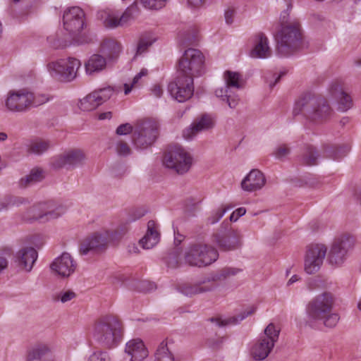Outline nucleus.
Here are the masks:
<instances>
[{"mask_svg":"<svg viewBox=\"0 0 361 361\" xmlns=\"http://www.w3.org/2000/svg\"><path fill=\"white\" fill-rule=\"evenodd\" d=\"M114 90L110 87L95 90L80 102V108L83 111H92L107 101L113 94Z\"/></svg>","mask_w":361,"mask_h":361,"instance_id":"obj_20","label":"nucleus"},{"mask_svg":"<svg viewBox=\"0 0 361 361\" xmlns=\"http://www.w3.org/2000/svg\"><path fill=\"white\" fill-rule=\"evenodd\" d=\"M64 29L74 38L83 29L85 25L84 11L78 6H73L64 11L63 16Z\"/></svg>","mask_w":361,"mask_h":361,"instance_id":"obj_17","label":"nucleus"},{"mask_svg":"<svg viewBox=\"0 0 361 361\" xmlns=\"http://www.w3.org/2000/svg\"><path fill=\"white\" fill-rule=\"evenodd\" d=\"M64 212L63 207L54 201L43 202L29 208L23 216V219L28 222H44L59 217Z\"/></svg>","mask_w":361,"mask_h":361,"instance_id":"obj_11","label":"nucleus"},{"mask_svg":"<svg viewBox=\"0 0 361 361\" xmlns=\"http://www.w3.org/2000/svg\"><path fill=\"white\" fill-rule=\"evenodd\" d=\"M27 200L20 197L7 196L0 200V212L7 210L13 206H20L25 202Z\"/></svg>","mask_w":361,"mask_h":361,"instance_id":"obj_38","label":"nucleus"},{"mask_svg":"<svg viewBox=\"0 0 361 361\" xmlns=\"http://www.w3.org/2000/svg\"><path fill=\"white\" fill-rule=\"evenodd\" d=\"M188 5L192 8H199L202 6L205 0H187Z\"/></svg>","mask_w":361,"mask_h":361,"instance_id":"obj_57","label":"nucleus"},{"mask_svg":"<svg viewBox=\"0 0 361 361\" xmlns=\"http://www.w3.org/2000/svg\"><path fill=\"white\" fill-rule=\"evenodd\" d=\"M204 72V56L196 49H186L178 63V75L168 85V91L178 102L189 99L194 92L193 78Z\"/></svg>","mask_w":361,"mask_h":361,"instance_id":"obj_1","label":"nucleus"},{"mask_svg":"<svg viewBox=\"0 0 361 361\" xmlns=\"http://www.w3.org/2000/svg\"><path fill=\"white\" fill-rule=\"evenodd\" d=\"M155 40L156 39L152 34L149 33L141 36L137 46L136 55H140L145 53L147 49L155 42Z\"/></svg>","mask_w":361,"mask_h":361,"instance_id":"obj_40","label":"nucleus"},{"mask_svg":"<svg viewBox=\"0 0 361 361\" xmlns=\"http://www.w3.org/2000/svg\"><path fill=\"white\" fill-rule=\"evenodd\" d=\"M51 357V352L45 345H39L32 348L27 353V361L47 360Z\"/></svg>","mask_w":361,"mask_h":361,"instance_id":"obj_34","label":"nucleus"},{"mask_svg":"<svg viewBox=\"0 0 361 361\" xmlns=\"http://www.w3.org/2000/svg\"><path fill=\"white\" fill-rule=\"evenodd\" d=\"M257 308V306L252 305L248 307L237 316L231 317L225 319H221L220 318H211L210 321L212 322H214L219 326L238 324L248 316L254 314L256 312Z\"/></svg>","mask_w":361,"mask_h":361,"instance_id":"obj_33","label":"nucleus"},{"mask_svg":"<svg viewBox=\"0 0 361 361\" xmlns=\"http://www.w3.org/2000/svg\"><path fill=\"white\" fill-rule=\"evenodd\" d=\"M51 145L49 140L37 139L30 142L27 151L35 154H41L47 151Z\"/></svg>","mask_w":361,"mask_h":361,"instance_id":"obj_37","label":"nucleus"},{"mask_svg":"<svg viewBox=\"0 0 361 361\" xmlns=\"http://www.w3.org/2000/svg\"><path fill=\"white\" fill-rule=\"evenodd\" d=\"M165 262L168 267L176 269L178 267L181 263L180 255L177 252H171L166 257Z\"/></svg>","mask_w":361,"mask_h":361,"instance_id":"obj_45","label":"nucleus"},{"mask_svg":"<svg viewBox=\"0 0 361 361\" xmlns=\"http://www.w3.org/2000/svg\"><path fill=\"white\" fill-rule=\"evenodd\" d=\"M49 98L44 94H34L25 89L10 90L5 99V107L11 112L23 113L45 104Z\"/></svg>","mask_w":361,"mask_h":361,"instance_id":"obj_5","label":"nucleus"},{"mask_svg":"<svg viewBox=\"0 0 361 361\" xmlns=\"http://www.w3.org/2000/svg\"><path fill=\"white\" fill-rule=\"evenodd\" d=\"M7 259L3 256H0V273L2 272L7 267Z\"/></svg>","mask_w":361,"mask_h":361,"instance_id":"obj_58","label":"nucleus"},{"mask_svg":"<svg viewBox=\"0 0 361 361\" xmlns=\"http://www.w3.org/2000/svg\"><path fill=\"white\" fill-rule=\"evenodd\" d=\"M133 250L130 249L129 251L130 252H137V251L138 250L137 247H135L134 245H133Z\"/></svg>","mask_w":361,"mask_h":361,"instance_id":"obj_64","label":"nucleus"},{"mask_svg":"<svg viewBox=\"0 0 361 361\" xmlns=\"http://www.w3.org/2000/svg\"><path fill=\"white\" fill-rule=\"evenodd\" d=\"M111 117V112H106L102 113L99 115V120H104V119H109Z\"/></svg>","mask_w":361,"mask_h":361,"instance_id":"obj_60","label":"nucleus"},{"mask_svg":"<svg viewBox=\"0 0 361 361\" xmlns=\"http://www.w3.org/2000/svg\"><path fill=\"white\" fill-rule=\"evenodd\" d=\"M183 239L184 237L182 235L178 233L175 235L174 243L176 244V245H178L179 244H180Z\"/></svg>","mask_w":361,"mask_h":361,"instance_id":"obj_59","label":"nucleus"},{"mask_svg":"<svg viewBox=\"0 0 361 361\" xmlns=\"http://www.w3.org/2000/svg\"><path fill=\"white\" fill-rule=\"evenodd\" d=\"M215 125L214 117L204 114L196 118L192 124L183 131V137L188 140L193 139L198 133L210 130Z\"/></svg>","mask_w":361,"mask_h":361,"instance_id":"obj_21","label":"nucleus"},{"mask_svg":"<svg viewBox=\"0 0 361 361\" xmlns=\"http://www.w3.org/2000/svg\"><path fill=\"white\" fill-rule=\"evenodd\" d=\"M240 271H241L240 269L233 267H225L219 271V272L216 276V279L219 280L227 279L236 275Z\"/></svg>","mask_w":361,"mask_h":361,"instance_id":"obj_44","label":"nucleus"},{"mask_svg":"<svg viewBox=\"0 0 361 361\" xmlns=\"http://www.w3.org/2000/svg\"><path fill=\"white\" fill-rule=\"evenodd\" d=\"M293 114H302L309 122L321 124L331 118L333 110L326 99L305 94L295 102Z\"/></svg>","mask_w":361,"mask_h":361,"instance_id":"obj_3","label":"nucleus"},{"mask_svg":"<svg viewBox=\"0 0 361 361\" xmlns=\"http://www.w3.org/2000/svg\"><path fill=\"white\" fill-rule=\"evenodd\" d=\"M144 216V212H139V213L136 215V216H135L134 219H133L132 220H133V221H135V220H136V219H138L141 218V217H142V216Z\"/></svg>","mask_w":361,"mask_h":361,"instance_id":"obj_63","label":"nucleus"},{"mask_svg":"<svg viewBox=\"0 0 361 361\" xmlns=\"http://www.w3.org/2000/svg\"><path fill=\"white\" fill-rule=\"evenodd\" d=\"M78 264L68 252H63L50 264V269L54 274L61 278H68L76 270Z\"/></svg>","mask_w":361,"mask_h":361,"instance_id":"obj_19","label":"nucleus"},{"mask_svg":"<svg viewBox=\"0 0 361 361\" xmlns=\"http://www.w3.org/2000/svg\"><path fill=\"white\" fill-rule=\"evenodd\" d=\"M230 209L231 207H229L222 206L216 210L213 211L208 217L207 222L210 224L217 223Z\"/></svg>","mask_w":361,"mask_h":361,"instance_id":"obj_43","label":"nucleus"},{"mask_svg":"<svg viewBox=\"0 0 361 361\" xmlns=\"http://www.w3.org/2000/svg\"><path fill=\"white\" fill-rule=\"evenodd\" d=\"M133 132V127L129 123L120 125L116 129V134L119 135H128Z\"/></svg>","mask_w":361,"mask_h":361,"instance_id":"obj_51","label":"nucleus"},{"mask_svg":"<svg viewBox=\"0 0 361 361\" xmlns=\"http://www.w3.org/2000/svg\"><path fill=\"white\" fill-rule=\"evenodd\" d=\"M280 330L273 323H270L264 330L262 335L250 348V355L255 360H264L279 340Z\"/></svg>","mask_w":361,"mask_h":361,"instance_id":"obj_10","label":"nucleus"},{"mask_svg":"<svg viewBox=\"0 0 361 361\" xmlns=\"http://www.w3.org/2000/svg\"><path fill=\"white\" fill-rule=\"evenodd\" d=\"M91 334L102 347L114 348L122 338V325L114 315H105L97 319L92 325Z\"/></svg>","mask_w":361,"mask_h":361,"instance_id":"obj_4","label":"nucleus"},{"mask_svg":"<svg viewBox=\"0 0 361 361\" xmlns=\"http://www.w3.org/2000/svg\"><path fill=\"white\" fill-rule=\"evenodd\" d=\"M246 212L244 207H240L235 209L230 216L231 221H236L240 216H243Z\"/></svg>","mask_w":361,"mask_h":361,"instance_id":"obj_54","label":"nucleus"},{"mask_svg":"<svg viewBox=\"0 0 361 361\" xmlns=\"http://www.w3.org/2000/svg\"><path fill=\"white\" fill-rule=\"evenodd\" d=\"M76 294L75 292L71 290H68L66 291L61 292L57 297V300H60L61 302L65 303L67 302L72 299L75 298Z\"/></svg>","mask_w":361,"mask_h":361,"instance_id":"obj_49","label":"nucleus"},{"mask_svg":"<svg viewBox=\"0 0 361 361\" xmlns=\"http://www.w3.org/2000/svg\"><path fill=\"white\" fill-rule=\"evenodd\" d=\"M107 64L106 58L99 54H94L85 63V73L87 75H93L104 71Z\"/></svg>","mask_w":361,"mask_h":361,"instance_id":"obj_32","label":"nucleus"},{"mask_svg":"<svg viewBox=\"0 0 361 361\" xmlns=\"http://www.w3.org/2000/svg\"><path fill=\"white\" fill-rule=\"evenodd\" d=\"M148 74V71L146 68H142L141 71L135 75L131 83L124 84V94L126 95L128 94L133 89L137 88L140 86V80L143 77L146 76Z\"/></svg>","mask_w":361,"mask_h":361,"instance_id":"obj_42","label":"nucleus"},{"mask_svg":"<svg viewBox=\"0 0 361 361\" xmlns=\"http://www.w3.org/2000/svg\"><path fill=\"white\" fill-rule=\"evenodd\" d=\"M116 152L121 156H127L130 154V148L128 144L122 140H118L116 146Z\"/></svg>","mask_w":361,"mask_h":361,"instance_id":"obj_48","label":"nucleus"},{"mask_svg":"<svg viewBox=\"0 0 361 361\" xmlns=\"http://www.w3.org/2000/svg\"><path fill=\"white\" fill-rule=\"evenodd\" d=\"M299 276L298 275H293L290 277V279L288 280L287 285L290 286L293 283L298 281L299 280Z\"/></svg>","mask_w":361,"mask_h":361,"instance_id":"obj_61","label":"nucleus"},{"mask_svg":"<svg viewBox=\"0 0 361 361\" xmlns=\"http://www.w3.org/2000/svg\"><path fill=\"white\" fill-rule=\"evenodd\" d=\"M265 183L266 178L263 173L258 169H252L243 179L241 188L247 192H255L262 189Z\"/></svg>","mask_w":361,"mask_h":361,"instance_id":"obj_24","label":"nucleus"},{"mask_svg":"<svg viewBox=\"0 0 361 361\" xmlns=\"http://www.w3.org/2000/svg\"><path fill=\"white\" fill-rule=\"evenodd\" d=\"M38 255L33 247H24L16 254V262L23 270L30 272L37 259Z\"/></svg>","mask_w":361,"mask_h":361,"instance_id":"obj_28","label":"nucleus"},{"mask_svg":"<svg viewBox=\"0 0 361 361\" xmlns=\"http://www.w3.org/2000/svg\"><path fill=\"white\" fill-rule=\"evenodd\" d=\"M155 288L154 283L147 281H142L140 282L138 289L140 291L147 292L153 290Z\"/></svg>","mask_w":361,"mask_h":361,"instance_id":"obj_52","label":"nucleus"},{"mask_svg":"<svg viewBox=\"0 0 361 361\" xmlns=\"http://www.w3.org/2000/svg\"><path fill=\"white\" fill-rule=\"evenodd\" d=\"M87 361H111V358L107 352L97 350L92 352Z\"/></svg>","mask_w":361,"mask_h":361,"instance_id":"obj_47","label":"nucleus"},{"mask_svg":"<svg viewBox=\"0 0 361 361\" xmlns=\"http://www.w3.org/2000/svg\"><path fill=\"white\" fill-rule=\"evenodd\" d=\"M178 289L183 295L191 297L197 294L213 290L214 285L208 280L195 283H183L178 286Z\"/></svg>","mask_w":361,"mask_h":361,"instance_id":"obj_30","label":"nucleus"},{"mask_svg":"<svg viewBox=\"0 0 361 361\" xmlns=\"http://www.w3.org/2000/svg\"><path fill=\"white\" fill-rule=\"evenodd\" d=\"M290 152V147L286 145H279L274 151V155L278 159H282L289 154Z\"/></svg>","mask_w":361,"mask_h":361,"instance_id":"obj_50","label":"nucleus"},{"mask_svg":"<svg viewBox=\"0 0 361 361\" xmlns=\"http://www.w3.org/2000/svg\"><path fill=\"white\" fill-rule=\"evenodd\" d=\"M326 247L322 244H311L307 247L304 256V270L308 274L317 272L326 255Z\"/></svg>","mask_w":361,"mask_h":361,"instance_id":"obj_15","label":"nucleus"},{"mask_svg":"<svg viewBox=\"0 0 361 361\" xmlns=\"http://www.w3.org/2000/svg\"><path fill=\"white\" fill-rule=\"evenodd\" d=\"M329 93L335 99L338 111L345 112L352 108L353 105L352 97L344 90L341 82H333L329 87Z\"/></svg>","mask_w":361,"mask_h":361,"instance_id":"obj_22","label":"nucleus"},{"mask_svg":"<svg viewBox=\"0 0 361 361\" xmlns=\"http://www.w3.org/2000/svg\"><path fill=\"white\" fill-rule=\"evenodd\" d=\"M160 240L159 225L153 220L148 221L147 231L145 235L140 240L139 244L144 249H151L156 246Z\"/></svg>","mask_w":361,"mask_h":361,"instance_id":"obj_26","label":"nucleus"},{"mask_svg":"<svg viewBox=\"0 0 361 361\" xmlns=\"http://www.w3.org/2000/svg\"><path fill=\"white\" fill-rule=\"evenodd\" d=\"M334 298L331 293L324 292L312 299L306 307V324L311 328H319L322 324L333 328L338 324L340 317L332 313Z\"/></svg>","mask_w":361,"mask_h":361,"instance_id":"obj_2","label":"nucleus"},{"mask_svg":"<svg viewBox=\"0 0 361 361\" xmlns=\"http://www.w3.org/2000/svg\"><path fill=\"white\" fill-rule=\"evenodd\" d=\"M43 178L44 176L42 170L39 169H34L27 176L21 178L20 185L22 187L30 186L40 182Z\"/></svg>","mask_w":361,"mask_h":361,"instance_id":"obj_36","label":"nucleus"},{"mask_svg":"<svg viewBox=\"0 0 361 361\" xmlns=\"http://www.w3.org/2000/svg\"><path fill=\"white\" fill-rule=\"evenodd\" d=\"M193 163L191 154L180 146L170 147L163 159L164 165L180 175L189 171Z\"/></svg>","mask_w":361,"mask_h":361,"instance_id":"obj_9","label":"nucleus"},{"mask_svg":"<svg viewBox=\"0 0 361 361\" xmlns=\"http://www.w3.org/2000/svg\"><path fill=\"white\" fill-rule=\"evenodd\" d=\"M275 37L279 54L283 56L290 55L300 48L302 44L300 25L298 23H293L283 25Z\"/></svg>","mask_w":361,"mask_h":361,"instance_id":"obj_7","label":"nucleus"},{"mask_svg":"<svg viewBox=\"0 0 361 361\" xmlns=\"http://www.w3.org/2000/svg\"><path fill=\"white\" fill-rule=\"evenodd\" d=\"M152 94L154 97L159 98L163 94V89L159 85H154L151 88Z\"/></svg>","mask_w":361,"mask_h":361,"instance_id":"obj_55","label":"nucleus"},{"mask_svg":"<svg viewBox=\"0 0 361 361\" xmlns=\"http://www.w3.org/2000/svg\"><path fill=\"white\" fill-rule=\"evenodd\" d=\"M218 251L213 246L202 242L188 246L184 252L185 264L197 267H207L217 260Z\"/></svg>","mask_w":361,"mask_h":361,"instance_id":"obj_6","label":"nucleus"},{"mask_svg":"<svg viewBox=\"0 0 361 361\" xmlns=\"http://www.w3.org/2000/svg\"><path fill=\"white\" fill-rule=\"evenodd\" d=\"M252 58L266 59L271 55L267 37L263 33H258L254 38V47L250 51Z\"/></svg>","mask_w":361,"mask_h":361,"instance_id":"obj_29","label":"nucleus"},{"mask_svg":"<svg viewBox=\"0 0 361 361\" xmlns=\"http://www.w3.org/2000/svg\"><path fill=\"white\" fill-rule=\"evenodd\" d=\"M241 238L239 231L232 230L224 236L216 237V240L221 250L228 251L235 250L240 245Z\"/></svg>","mask_w":361,"mask_h":361,"instance_id":"obj_31","label":"nucleus"},{"mask_svg":"<svg viewBox=\"0 0 361 361\" xmlns=\"http://www.w3.org/2000/svg\"><path fill=\"white\" fill-rule=\"evenodd\" d=\"M85 160V155L82 150L73 149L54 157L51 164L56 169L66 168L71 170L81 166Z\"/></svg>","mask_w":361,"mask_h":361,"instance_id":"obj_16","label":"nucleus"},{"mask_svg":"<svg viewBox=\"0 0 361 361\" xmlns=\"http://www.w3.org/2000/svg\"><path fill=\"white\" fill-rule=\"evenodd\" d=\"M158 122L147 119L139 122L133 131V141L138 149H146L151 146L158 136Z\"/></svg>","mask_w":361,"mask_h":361,"instance_id":"obj_13","label":"nucleus"},{"mask_svg":"<svg viewBox=\"0 0 361 361\" xmlns=\"http://www.w3.org/2000/svg\"><path fill=\"white\" fill-rule=\"evenodd\" d=\"M100 51L108 62H114L119 57L122 51V46L115 39H105L100 44Z\"/></svg>","mask_w":361,"mask_h":361,"instance_id":"obj_27","label":"nucleus"},{"mask_svg":"<svg viewBox=\"0 0 361 361\" xmlns=\"http://www.w3.org/2000/svg\"><path fill=\"white\" fill-rule=\"evenodd\" d=\"M319 154L312 146H307L301 157L300 162L303 165L314 166L317 164Z\"/></svg>","mask_w":361,"mask_h":361,"instance_id":"obj_35","label":"nucleus"},{"mask_svg":"<svg viewBox=\"0 0 361 361\" xmlns=\"http://www.w3.org/2000/svg\"><path fill=\"white\" fill-rule=\"evenodd\" d=\"M353 245L354 240L350 236H342L337 239L330 250L329 262L337 266L342 264Z\"/></svg>","mask_w":361,"mask_h":361,"instance_id":"obj_18","label":"nucleus"},{"mask_svg":"<svg viewBox=\"0 0 361 361\" xmlns=\"http://www.w3.org/2000/svg\"><path fill=\"white\" fill-rule=\"evenodd\" d=\"M125 353L130 356V361H143L149 355L147 348L140 338L131 339L127 342Z\"/></svg>","mask_w":361,"mask_h":361,"instance_id":"obj_25","label":"nucleus"},{"mask_svg":"<svg viewBox=\"0 0 361 361\" xmlns=\"http://www.w3.org/2000/svg\"><path fill=\"white\" fill-rule=\"evenodd\" d=\"M284 75L285 73L281 72L276 77L273 75L272 79H267V82L269 83V85L271 88H273L274 85L280 80L281 78Z\"/></svg>","mask_w":361,"mask_h":361,"instance_id":"obj_56","label":"nucleus"},{"mask_svg":"<svg viewBox=\"0 0 361 361\" xmlns=\"http://www.w3.org/2000/svg\"><path fill=\"white\" fill-rule=\"evenodd\" d=\"M224 79L225 85L216 88L215 95L221 101L226 102L231 109H235L240 100L235 91L243 88V76L238 72L226 71L224 73Z\"/></svg>","mask_w":361,"mask_h":361,"instance_id":"obj_8","label":"nucleus"},{"mask_svg":"<svg viewBox=\"0 0 361 361\" xmlns=\"http://www.w3.org/2000/svg\"><path fill=\"white\" fill-rule=\"evenodd\" d=\"M141 2L146 8L158 10L165 6L166 0H141Z\"/></svg>","mask_w":361,"mask_h":361,"instance_id":"obj_46","label":"nucleus"},{"mask_svg":"<svg viewBox=\"0 0 361 361\" xmlns=\"http://www.w3.org/2000/svg\"><path fill=\"white\" fill-rule=\"evenodd\" d=\"M235 11L233 8H228L225 11L224 16L226 23L228 25H231L233 22Z\"/></svg>","mask_w":361,"mask_h":361,"instance_id":"obj_53","label":"nucleus"},{"mask_svg":"<svg viewBox=\"0 0 361 361\" xmlns=\"http://www.w3.org/2000/svg\"><path fill=\"white\" fill-rule=\"evenodd\" d=\"M8 137V135L6 133H0V142H4L5 141Z\"/></svg>","mask_w":361,"mask_h":361,"instance_id":"obj_62","label":"nucleus"},{"mask_svg":"<svg viewBox=\"0 0 361 361\" xmlns=\"http://www.w3.org/2000/svg\"><path fill=\"white\" fill-rule=\"evenodd\" d=\"M137 13V5L132 4L122 14L116 10L106 9L99 12L98 15L105 27L115 28L128 25L134 19Z\"/></svg>","mask_w":361,"mask_h":361,"instance_id":"obj_14","label":"nucleus"},{"mask_svg":"<svg viewBox=\"0 0 361 361\" xmlns=\"http://www.w3.org/2000/svg\"><path fill=\"white\" fill-rule=\"evenodd\" d=\"M111 238V234L108 231L95 233L81 245L80 252L82 255H87L90 250L102 249Z\"/></svg>","mask_w":361,"mask_h":361,"instance_id":"obj_23","label":"nucleus"},{"mask_svg":"<svg viewBox=\"0 0 361 361\" xmlns=\"http://www.w3.org/2000/svg\"><path fill=\"white\" fill-rule=\"evenodd\" d=\"M350 149L349 145H343L342 146L328 147L326 149V152L329 157L338 160L345 156Z\"/></svg>","mask_w":361,"mask_h":361,"instance_id":"obj_39","label":"nucleus"},{"mask_svg":"<svg viewBox=\"0 0 361 361\" xmlns=\"http://www.w3.org/2000/svg\"><path fill=\"white\" fill-rule=\"evenodd\" d=\"M80 66L79 59L68 57L49 63L47 69L52 77L62 81L71 82L77 77Z\"/></svg>","mask_w":361,"mask_h":361,"instance_id":"obj_12","label":"nucleus"},{"mask_svg":"<svg viewBox=\"0 0 361 361\" xmlns=\"http://www.w3.org/2000/svg\"><path fill=\"white\" fill-rule=\"evenodd\" d=\"M155 361H173V355L169 352L167 343L162 341L155 353Z\"/></svg>","mask_w":361,"mask_h":361,"instance_id":"obj_41","label":"nucleus"}]
</instances>
